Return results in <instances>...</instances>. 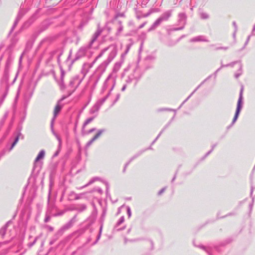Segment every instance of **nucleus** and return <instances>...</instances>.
I'll return each mask as SVG.
<instances>
[{
  "instance_id": "obj_33",
  "label": "nucleus",
  "mask_w": 255,
  "mask_h": 255,
  "mask_svg": "<svg viewBox=\"0 0 255 255\" xmlns=\"http://www.w3.org/2000/svg\"><path fill=\"white\" fill-rule=\"evenodd\" d=\"M105 100H106V98H105V99H103V100H102V103H101V105L103 102H104V101H105Z\"/></svg>"
},
{
  "instance_id": "obj_40",
  "label": "nucleus",
  "mask_w": 255,
  "mask_h": 255,
  "mask_svg": "<svg viewBox=\"0 0 255 255\" xmlns=\"http://www.w3.org/2000/svg\"><path fill=\"white\" fill-rule=\"evenodd\" d=\"M160 134V133L159 135H158V136L157 137V138H158Z\"/></svg>"
},
{
  "instance_id": "obj_7",
  "label": "nucleus",
  "mask_w": 255,
  "mask_h": 255,
  "mask_svg": "<svg viewBox=\"0 0 255 255\" xmlns=\"http://www.w3.org/2000/svg\"><path fill=\"white\" fill-rule=\"evenodd\" d=\"M105 131V129H102L98 131V133L87 143V146H89L92 143L96 140Z\"/></svg>"
},
{
  "instance_id": "obj_27",
  "label": "nucleus",
  "mask_w": 255,
  "mask_h": 255,
  "mask_svg": "<svg viewBox=\"0 0 255 255\" xmlns=\"http://www.w3.org/2000/svg\"><path fill=\"white\" fill-rule=\"evenodd\" d=\"M218 49H224V50H227L228 49L227 47H220L218 48Z\"/></svg>"
},
{
  "instance_id": "obj_28",
  "label": "nucleus",
  "mask_w": 255,
  "mask_h": 255,
  "mask_svg": "<svg viewBox=\"0 0 255 255\" xmlns=\"http://www.w3.org/2000/svg\"><path fill=\"white\" fill-rule=\"evenodd\" d=\"M92 182H93V181H90V182H89L87 184L85 185L84 186V187H86V186H87L88 185H89L91 184ZM83 187H84V186H83L82 188H83Z\"/></svg>"
},
{
  "instance_id": "obj_19",
  "label": "nucleus",
  "mask_w": 255,
  "mask_h": 255,
  "mask_svg": "<svg viewBox=\"0 0 255 255\" xmlns=\"http://www.w3.org/2000/svg\"><path fill=\"white\" fill-rule=\"evenodd\" d=\"M19 19V16H18V17L16 18V20H15V22H14V24H13V25L12 26V28H11V30H10V32L13 30V29H14V27L16 26V25L17 24V22H18V21Z\"/></svg>"
},
{
  "instance_id": "obj_6",
  "label": "nucleus",
  "mask_w": 255,
  "mask_h": 255,
  "mask_svg": "<svg viewBox=\"0 0 255 255\" xmlns=\"http://www.w3.org/2000/svg\"><path fill=\"white\" fill-rule=\"evenodd\" d=\"M45 156V151L44 150H41L39 153H38V155L36 157L34 162L35 164H38L40 163V164L42 163V162H41V160H42Z\"/></svg>"
},
{
  "instance_id": "obj_2",
  "label": "nucleus",
  "mask_w": 255,
  "mask_h": 255,
  "mask_svg": "<svg viewBox=\"0 0 255 255\" xmlns=\"http://www.w3.org/2000/svg\"><path fill=\"white\" fill-rule=\"evenodd\" d=\"M61 109V106H60L59 104H57V105L55 107V109L54 110V116L51 121V127L52 132L53 133V134L55 136L56 138L58 139V140L59 141V145H60L61 143V138H60V136L58 134H57L55 133V132L54 131L53 127L54 121L55 118L56 117L57 115L58 114V113L60 111Z\"/></svg>"
},
{
  "instance_id": "obj_13",
  "label": "nucleus",
  "mask_w": 255,
  "mask_h": 255,
  "mask_svg": "<svg viewBox=\"0 0 255 255\" xmlns=\"http://www.w3.org/2000/svg\"><path fill=\"white\" fill-rule=\"evenodd\" d=\"M100 105L98 103L96 104L91 110V113H94L95 112L98 111L100 108Z\"/></svg>"
},
{
  "instance_id": "obj_3",
  "label": "nucleus",
  "mask_w": 255,
  "mask_h": 255,
  "mask_svg": "<svg viewBox=\"0 0 255 255\" xmlns=\"http://www.w3.org/2000/svg\"><path fill=\"white\" fill-rule=\"evenodd\" d=\"M171 11H167L164 12L159 18H158L153 24L151 29H153L163 21L167 20L168 18L171 16Z\"/></svg>"
},
{
  "instance_id": "obj_42",
  "label": "nucleus",
  "mask_w": 255,
  "mask_h": 255,
  "mask_svg": "<svg viewBox=\"0 0 255 255\" xmlns=\"http://www.w3.org/2000/svg\"><path fill=\"white\" fill-rule=\"evenodd\" d=\"M110 78V76L108 77L107 80Z\"/></svg>"
},
{
  "instance_id": "obj_35",
  "label": "nucleus",
  "mask_w": 255,
  "mask_h": 255,
  "mask_svg": "<svg viewBox=\"0 0 255 255\" xmlns=\"http://www.w3.org/2000/svg\"><path fill=\"white\" fill-rule=\"evenodd\" d=\"M128 163H127L125 165V168H126V167L127 166V165H128ZM124 170H125V169H124Z\"/></svg>"
},
{
  "instance_id": "obj_12",
  "label": "nucleus",
  "mask_w": 255,
  "mask_h": 255,
  "mask_svg": "<svg viewBox=\"0 0 255 255\" xmlns=\"http://www.w3.org/2000/svg\"><path fill=\"white\" fill-rule=\"evenodd\" d=\"M125 221V218L124 216H122L120 218V220H119V221L117 222L116 226H115V228H117V230H119L120 229H118V226H120L121 224H122Z\"/></svg>"
},
{
  "instance_id": "obj_43",
  "label": "nucleus",
  "mask_w": 255,
  "mask_h": 255,
  "mask_svg": "<svg viewBox=\"0 0 255 255\" xmlns=\"http://www.w3.org/2000/svg\"><path fill=\"white\" fill-rule=\"evenodd\" d=\"M143 27V25H141L140 26V27Z\"/></svg>"
},
{
  "instance_id": "obj_32",
  "label": "nucleus",
  "mask_w": 255,
  "mask_h": 255,
  "mask_svg": "<svg viewBox=\"0 0 255 255\" xmlns=\"http://www.w3.org/2000/svg\"><path fill=\"white\" fill-rule=\"evenodd\" d=\"M249 38H250V37H248V39H247V41L246 42V44H245L246 45L248 43V41L249 40Z\"/></svg>"
},
{
  "instance_id": "obj_5",
  "label": "nucleus",
  "mask_w": 255,
  "mask_h": 255,
  "mask_svg": "<svg viewBox=\"0 0 255 255\" xmlns=\"http://www.w3.org/2000/svg\"><path fill=\"white\" fill-rule=\"evenodd\" d=\"M235 64L238 65V67H239L240 71H241L242 66L241 64L238 62H234L229 64H228V65H222L221 68H223L224 67H228V66L233 67ZM241 72H240V73H236L235 74V76L236 78H237L241 75Z\"/></svg>"
},
{
  "instance_id": "obj_37",
  "label": "nucleus",
  "mask_w": 255,
  "mask_h": 255,
  "mask_svg": "<svg viewBox=\"0 0 255 255\" xmlns=\"http://www.w3.org/2000/svg\"><path fill=\"white\" fill-rule=\"evenodd\" d=\"M221 68H219L218 69L217 71H216V72H217L218 71H219L220 70Z\"/></svg>"
},
{
  "instance_id": "obj_26",
  "label": "nucleus",
  "mask_w": 255,
  "mask_h": 255,
  "mask_svg": "<svg viewBox=\"0 0 255 255\" xmlns=\"http://www.w3.org/2000/svg\"><path fill=\"white\" fill-rule=\"evenodd\" d=\"M102 226H101V228H100V233H99V235L98 237V240H99L100 237V236H101V232H102Z\"/></svg>"
},
{
  "instance_id": "obj_23",
  "label": "nucleus",
  "mask_w": 255,
  "mask_h": 255,
  "mask_svg": "<svg viewBox=\"0 0 255 255\" xmlns=\"http://www.w3.org/2000/svg\"><path fill=\"white\" fill-rule=\"evenodd\" d=\"M200 85H199L192 93V94L185 100V101L184 102H186L189 98L192 96V95L199 88Z\"/></svg>"
},
{
  "instance_id": "obj_20",
  "label": "nucleus",
  "mask_w": 255,
  "mask_h": 255,
  "mask_svg": "<svg viewBox=\"0 0 255 255\" xmlns=\"http://www.w3.org/2000/svg\"><path fill=\"white\" fill-rule=\"evenodd\" d=\"M127 213H128V218H130L131 216V210H130L129 207H127Z\"/></svg>"
},
{
  "instance_id": "obj_11",
  "label": "nucleus",
  "mask_w": 255,
  "mask_h": 255,
  "mask_svg": "<svg viewBox=\"0 0 255 255\" xmlns=\"http://www.w3.org/2000/svg\"><path fill=\"white\" fill-rule=\"evenodd\" d=\"M20 135H21V133H19V134H18V135L15 138L13 142L12 143L11 147L9 148V150H11L13 148V147L15 146V145L16 144V143L18 142V141L19 140V136Z\"/></svg>"
},
{
  "instance_id": "obj_16",
  "label": "nucleus",
  "mask_w": 255,
  "mask_h": 255,
  "mask_svg": "<svg viewBox=\"0 0 255 255\" xmlns=\"http://www.w3.org/2000/svg\"><path fill=\"white\" fill-rule=\"evenodd\" d=\"M179 18L180 21H184L186 18L185 14L183 13H179Z\"/></svg>"
},
{
  "instance_id": "obj_1",
  "label": "nucleus",
  "mask_w": 255,
  "mask_h": 255,
  "mask_svg": "<svg viewBox=\"0 0 255 255\" xmlns=\"http://www.w3.org/2000/svg\"><path fill=\"white\" fill-rule=\"evenodd\" d=\"M106 51H108L109 56L108 61L110 62L116 56L117 53V47L115 44L110 45L107 48L104 49L97 58L101 57Z\"/></svg>"
},
{
  "instance_id": "obj_14",
  "label": "nucleus",
  "mask_w": 255,
  "mask_h": 255,
  "mask_svg": "<svg viewBox=\"0 0 255 255\" xmlns=\"http://www.w3.org/2000/svg\"><path fill=\"white\" fill-rule=\"evenodd\" d=\"M102 31L101 30L98 29L94 35V39L93 40H95L101 34Z\"/></svg>"
},
{
  "instance_id": "obj_41",
  "label": "nucleus",
  "mask_w": 255,
  "mask_h": 255,
  "mask_svg": "<svg viewBox=\"0 0 255 255\" xmlns=\"http://www.w3.org/2000/svg\"><path fill=\"white\" fill-rule=\"evenodd\" d=\"M30 178L28 179V183H29Z\"/></svg>"
},
{
  "instance_id": "obj_30",
  "label": "nucleus",
  "mask_w": 255,
  "mask_h": 255,
  "mask_svg": "<svg viewBox=\"0 0 255 255\" xmlns=\"http://www.w3.org/2000/svg\"><path fill=\"white\" fill-rule=\"evenodd\" d=\"M95 130V128H92V129H91L89 131V133L92 132L94 131Z\"/></svg>"
},
{
  "instance_id": "obj_22",
  "label": "nucleus",
  "mask_w": 255,
  "mask_h": 255,
  "mask_svg": "<svg viewBox=\"0 0 255 255\" xmlns=\"http://www.w3.org/2000/svg\"><path fill=\"white\" fill-rule=\"evenodd\" d=\"M122 30H123V26L121 25L118 29V32L117 33V35H119Z\"/></svg>"
},
{
  "instance_id": "obj_36",
  "label": "nucleus",
  "mask_w": 255,
  "mask_h": 255,
  "mask_svg": "<svg viewBox=\"0 0 255 255\" xmlns=\"http://www.w3.org/2000/svg\"><path fill=\"white\" fill-rule=\"evenodd\" d=\"M175 178V177H174L172 180V182H173Z\"/></svg>"
},
{
  "instance_id": "obj_25",
  "label": "nucleus",
  "mask_w": 255,
  "mask_h": 255,
  "mask_svg": "<svg viewBox=\"0 0 255 255\" xmlns=\"http://www.w3.org/2000/svg\"><path fill=\"white\" fill-rule=\"evenodd\" d=\"M165 188H162V189H161L159 192H158V195H161L162 193L164 192V191H165Z\"/></svg>"
},
{
  "instance_id": "obj_34",
  "label": "nucleus",
  "mask_w": 255,
  "mask_h": 255,
  "mask_svg": "<svg viewBox=\"0 0 255 255\" xmlns=\"http://www.w3.org/2000/svg\"><path fill=\"white\" fill-rule=\"evenodd\" d=\"M48 221V218H46L45 220V222H47Z\"/></svg>"
},
{
  "instance_id": "obj_21",
  "label": "nucleus",
  "mask_w": 255,
  "mask_h": 255,
  "mask_svg": "<svg viewBox=\"0 0 255 255\" xmlns=\"http://www.w3.org/2000/svg\"><path fill=\"white\" fill-rule=\"evenodd\" d=\"M6 96V94L3 95V97L1 98H0V107L1 106V104H2L4 99Z\"/></svg>"
},
{
  "instance_id": "obj_10",
  "label": "nucleus",
  "mask_w": 255,
  "mask_h": 255,
  "mask_svg": "<svg viewBox=\"0 0 255 255\" xmlns=\"http://www.w3.org/2000/svg\"><path fill=\"white\" fill-rule=\"evenodd\" d=\"M192 42H196V41H206L208 42V40L205 38V37L203 36H198L196 37H194L191 39L190 40Z\"/></svg>"
},
{
  "instance_id": "obj_8",
  "label": "nucleus",
  "mask_w": 255,
  "mask_h": 255,
  "mask_svg": "<svg viewBox=\"0 0 255 255\" xmlns=\"http://www.w3.org/2000/svg\"><path fill=\"white\" fill-rule=\"evenodd\" d=\"M105 131V129H102L98 131V133L87 143V146H89L92 143L96 140Z\"/></svg>"
},
{
  "instance_id": "obj_31",
  "label": "nucleus",
  "mask_w": 255,
  "mask_h": 255,
  "mask_svg": "<svg viewBox=\"0 0 255 255\" xmlns=\"http://www.w3.org/2000/svg\"><path fill=\"white\" fill-rule=\"evenodd\" d=\"M214 146H213V147H212V149H211L210 151H209L207 153V155H208V154H210V153L212 151V150H213V148H214Z\"/></svg>"
},
{
  "instance_id": "obj_24",
  "label": "nucleus",
  "mask_w": 255,
  "mask_h": 255,
  "mask_svg": "<svg viewBox=\"0 0 255 255\" xmlns=\"http://www.w3.org/2000/svg\"><path fill=\"white\" fill-rule=\"evenodd\" d=\"M233 25H234V27H235V32H236L237 31V24H236V22H235V21H234V22H233ZM235 34V33H234V34Z\"/></svg>"
},
{
  "instance_id": "obj_38",
  "label": "nucleus",
  "mask_w": 255,
  "mask_h": 255,
  "mask_svg": "<svg viewBox=\"0 0 255 255\" xmlns=\"http://www.w3.org/2000/svg\"><path fill=\"white\" fill-rule=\"evenodd\" d=\"M21 57H22V56H21L20 57V61H21Z\"/></svg>"
},
{
  "instance_id": "obj_17",
  "label": "nucleus",
  "mask_w": 255,
  "mask_h": 255,
  "mask_svg": "<svg viewBox=\"0 0 255 255\" xmlns=\"http://www.w3.org/2000/svg\"><path fill=\"white\" fill-rule=\"evenodd\" d=\"M93 118H90L88 119L85 122L84 124V127H85L86 125L89 124L90 123H91L93 120Z\"/></svg>"
},
{
  "instance_id": "obj_39",
  "label": "nucleus",
  "mask_w": 255,
  "mask_h": 255,
  "mask_svg": "<svg viewBox=\"0 0 255 255\" xmlns=\"http://www.w3.org/2000/svg\"><path fill=\"white\" fill-rule=\"evenodd\" d=\"M50 230H52V228L51 227L50 228Z\"/></svg>"
},
{
  "instance_id": "obj_9",
  "label": "nucleus",
  "mask_w": 255,
  "mask_h": 255,
  "mask_svg": "<svg viewBox=\"0 0 255 255\" xmlns=\"http://www.w3.org/2000/svg\"><path fill=\"white\" fill-rule=\"evenodd\" d=\"M86 53V48H80L76 54V59L80 58V57L83 56Z\"/></svg>"
},
{
  "instance_id": "obj_18",
  "label": "nucleus",
  "mask_w": 255,
  "mask_h": 255,
  "mask_svg": "<svg viewBox=\"0 0 255 255\" xmlns=\"http://www.w3.org/2000/svg\"><path fill=\"white\" fill-rule=\"evenodd\" d=\"M200 15H201V17L202 19H207L209 17L208 14L206 13H201Z\"/></svg>"
},
{
  "instance_id": "obj_29",
  "label": "nucleus",
  "mask_w": 255,
  "mask_h": 255,
  "mask_svg": "<svg viewBox=\"0 0 255 255\" xmlns=\"http://www.w3.org/2000/svg\"><path fill=\"white\" fill-rule=\"evenodd\" d=\"M126 88V85H125L123 87V88H122V91H124L125 90Z\"/></svg>"
},
{
  "instance_id": "obj_4",
  "label": "nucleus",
  "mask_w": 255,
  "mask_h": 255,
  "mask_svg": "<svg viewBox=\"0 0 255 255\" xmlns=\"http://www.w3.org/2000/svg\"><path fill=\"white\" fill-rule=\"evenodd\" d=\"M242 99H243V90L242 89L240 93V97L238 99V104H237V107L236 111V113L234 116V118L233 120L232 124H234L236 121H237L239 115L240 114V111L242 108Z\"/></svg>"
},
{
  "instance_id": "obj_15",
  "label": "nucleus",
  "mask_w": 255,
  "mask_h": 255,
  "mask_svg": "<svg viewBox=\"0 0 255 255\" xmlns=\"http://www.w3.org/2000/svg\"><path fill=\"white\" fill-rule=\"evenodd\" d=\"M131 45V44H129L127 45V50H126L125 52L122 55V58H124L125 56V55L128 53V52L130 48Z\"/></svg>"
}]
</instances>
